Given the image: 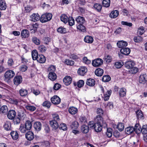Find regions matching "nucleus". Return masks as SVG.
I'll return each instance as SVG.
<instances>
[{
	"mask_svg": "<svg viewBox=\"0 0 147 147\" xmlns=\"http://www.w3.org/2000/svg\"><path fill=\"white\" fill-rule=\"evenodd\" d=\"M19 92L21 96H25L28 94V91L27 90L22 88L19 90Z\"/></svg>",
	"mask_w": 147,
	"mask_h": 147,
	"instance_id": "nucleus-29",
	"label": "nucleus"
},
{
	"mask_svg": "<svg viewBox=\"0 0 147 147\" xmlns=\"http://www.w3.org/2000/svg\"><path fill=\"white\" fill-rule=\"evenodd\" d=\"M19 130L22 133H25L27 130H28L26 128H25L24 125L23 124H21L20 125Z\"/></svg>",
	"mask_w": 147,
	"mask_h": 147,
	"instance_id": "nucleus-55",
	"label": "nucleus"
},
{
	"mask_svg": "<svg viewBox=\"0 0 147 147\" xmlns=\"http://www.w3.org/2000/svg\"><path fill=\"white\" fill-rule=\"evenodd\" d=\"M32 42L36 45H38L40 44V40L36 37H33L32 38Z\"/></svg>",
	"mask_w": 147,
	"mask_h": 147,
	"instance_id": "nucleus-60",
	"label": "nucleus"
},
{
	"mask_svg": "<svg viewBox=\"0 0 147 147\" xmlns=\"http://www.w3.org/2000/svg\"><path fill=\"white\" fill-rule=\"evenodd\" d=\"M59 127L60 129H62L63 131L66 130L67 129V127L65 123H62L59 126Z\"/></svg>",
	"mask_w": 147,
	"mask_h": 147,
	"instance_id": "nucleus-50",
	"label": "nucleus"
},
{
	"mask_svg": "<svg viewBox=\"0 0 147 147\" xmlns=\"http://www.w3.org/2000/svg\"><path fill=\"white\" fill-rule=\"evenodd\" d=\"M76 20L79 24H83L85 22L84 18L81 16H78Z\"/></svg>",
	"mask_w": 147,
	"mask_h": 147,
	"instance_id": "nucleus-31",
	"label": "nucleus"
},
{
	"mask_svg": "<svg viewBox=\"0 0 147 147\" xmlns=\"http://www.w3.org/2000/svg\"><path fill=\"white\" fill-rule=\"evenodd\" d=\"M103 63V60L100 58L95 59L92 61V64L95 67H98L101 65Z\"/></svg>",
	"mask_w": 147,
	"mask_h": 147,
	"instance_id": "nucleus-3",
	"label": "nucleus"
},
{
	"mask_svg": "<svg viewBox=\"0 0 147 147\" xmlns=\"http://www.w3.org/2000/svg\"><path fill=\"white\" fill-rule=\"evenodd\" d=\"M85 42L88 43H92L94 41L93 38L90 36H85L84 39Z\"/></svg>",
	"mask_w": 147,
	"mask_h": 147,
	"instance_id": "nucleus-17",
	"label": "nucleus"
},
{
	"mask_svg": "<svg viewBox=\"0 0 147 147\" xmlns=\"http://www.w3.org/2000/svg\"><path fill=\"white\" fill-rule=\"evenodd\" d=\"M78 29L79 30L82 32H84L86 31L85 27L82 25V24H80L77 26Z\"/></svg>",
	"mask_w": 147,
	"mask_h": 147,
	"instance_id": "nucleus-48",
	"label": "nucleus"
},
{
	"mask_svg": "<svg viewBox=\"0 0 147 147\" xmlns=\"http://www.w3.org/2000/svg\"><path fill=\"white\" fill-rule=\"evenodd\" d=\"M22 78L20 76H15L13 80V82L15 84L18 85L20 84L22 82Z\"/></svg>",
	"mask_w": 147,
	"mask_h": 147,
	"instance_id": "nucleus-9",
	"label": "nucleus"
},
{
	"mask_svg": "<svg viewBox=\"0 0 147 147\" xmlns=\"http://www.w3.org/2000/svg\"><path fill=\"white\" fill-rule=\"evenodd\" d=\"M51 105V102L48 101H45L42 103V106L44 107H47L48 108H49Z\"/></svg>",
	"mask_w": 147,
	"mask_h": 147,
	"instance_id": "nucleus-57",
	"label": "nucleus"
},
{
	"mask_svg": "<svg viewBox=\"0 0 147 147\" xmlns=\"http://www.w3.org/2000/svg\"><path fill=\"white\" fill-rule=\"evenodd\" d=\"M55 66L53 65H50L47 69V71L49 74H55Z\"/></svg>",
	"mask_w": 147,
	"mask_h": 147,
	"instance_id": "nucleus-16",
	"label": "nucleus"
},
{
	"mask_svg": "<svg viewBox=\"0 0 147 147\" xmlns=\"http://www.w3.org/2000/svg\"><path fill=\"white\" fill-rule=\"evenodd\" d=\"M111 80V77L109 75H106L103 76L102 78V80L104 82H107Z\"/></svg>",
	"mask_w": 147,
	"mask_h": 147,
	"instance_id": "nucleus-40",
	"label": "nucleus"
},
{
	"mask_svg": "<svg viewBox=\"0 0 147 147\" xmlns=\"http://www.w3.org/2000/svg\"><path fill=\"white\" fill-rule=\"evenodd\" d=\"M117 128L120 131H122L124 129V125L123 123H119L117 126Z\"/></svg>",
	"mask_w": 147,
	"mask_h": 147,
	"instance_id": "nucleus-58",
	"label": "nucleus"
},
{
	"mask_svg": "<svg viewBox=\"0 0 147 147\" xmlns=\"http://www.w3.org/2000/svg\"><path fill=\"white\" fill-rule=\"evenodd\" d=\"M142 131L141 132L143 134H146V135H147V125H143L142 126V128L141 129Z\"/></svg>",
	"mask_w": 147,
	"mask_h": 147,
	"instance_id": "nucleus-47",
	"label": "nucleus"
},
{
	"mask_svg": "<svg viewBox=\"0 0 147 147\" xmlns=\"http://www.w3.org/2000/svg\"><path fill=\"white\" fill-rule=\"evenodd\" d=\"M41 124L40 122H35L34 125V127L35 130L37 131H39L41 128Z\"/></svg>",
	"mask_w": 147,
	"mask_h": 147,
	"instance_id": "nucleus-14",
	"label": "nucleus"
},
{
	"mask_svg": "<svg viewBox=\"0 0 147 147\" xmlns=\"http://www.w3.org/2000/svg\"><path fill=\"white\" fill-rule=\"evenodd\" d=\"M95 121L96 123L94 124V128L95 131L97 132L100 131L101 130L102 126L104 127L107 126L106 123L103 121L101 116L97 115L95 119Z\"/></svg>",
	"mask_w": 147,
	"mask_h": 147,
	"instance_id": "nucleus-1",
	"label": "nucleus"
},
{
	"mask_svg": "<svg viewBox=\"0 0 147 147\" xmlns=\"http://www.w3.org/2000/svg\"><path fill=\"white\" fill-rule=\"evenodd\" d=\"M86 83L88 86H93L95 84V81L93 79L89 78L87 80Z\"/></svg>",
	"mask_w": 147,
	"mask_h": 147,
	"instance_id": "nucleus-22",
	"label": "nucleus"
},
{
	"mask_svg": "<svg viewBox=\"0 0 147 147\" xmlns=\"http://www.w3.org/2000/svg\"><path fill=\"white\" fill-rule=\"evenodd\" d=\"M61 20L64 23H67L69 20V17L66 14H62L61 16Z\"/></svg>",
	"mask_w": 147,
	"mask_h": 147,
	"instance_id": "nucleus-24",
	"label": "nucleus"
},
{
	"mask_svg": "<svg viewBox=\"0 0 147 147\" xmlns=\"http://www.w3.org/2000/svg\"><path fill=\"white\" fill-rule=\"evenodd\" d=\"M106 135L109 138H110L112 136V132L111 129L108 128L107 129Z\"/></svg>",
	"mask_w": 147,
	"mask_h": 147,
	"instance_id": "nucleus-54",
	"label": "nucleus"
},
{
	"mask_svg": "<svg viewBox=\"0 0 147 147\" xmlns=\"http://www.w3.org/2000/svg\"><path fill=\"white\" fill-rule=\"evenodd\" d=\"M30 20L33 22H36L40 20V18L38 13H33L30 16Z\"/></svg>",
	"mask_w": 147,
	"mask_h": 147,
	"instance_id": "nucleus-10",
	"label": "nucleus"
},
{
	"mask_svg": "<svg viewBox=\"0 0 147 147\" xmlns=\"http://www.w3.org/2000/svg\"><path fill=\"white\" fill-rule=\"evenodd\" d=\"M147 80V76L146 74H141L139 78V82L140 83L144 84Z\"/></svg>",
	"mask_w": 147,
	"mask_h": 147,
	"instance_id": "nucleus-8",
	"label": "nucleus"
},
{
	"mask_svg": "<svg viewBox=\"0 0 147 147\" xmlns=\"http://www.w3.org/2000/svg\"><path fill=\"white\" fill-rule=\"evenodd\" d=\"M69 24L70 26H71L74 24V20L73 18L69 17V20H68Z\"/></svg>",
	"mask_w": 147,
	"mask_h": 147,
	"instance_id": "nucleus-61",
	"label": "nucleus"
},
{
	"mask_svg": "<svg viewBox=\"0 0 147 147\" xmlns=\"http://www.w3.org/2000/svg\"><path fill=\"white\" fill-rule=\"evenodd\" d=\"M79 126L78 123L76 121L73 122L71 126V127L73 129H76Z\"/></svg>",
	"mask_w": 147,
	"mask_h": 147,
	"instance_id": "nucleus-46",
	"label": "nucleus"
},
{
	"mask_svg": "<svg viewBox=\"0 0 147 147\" xmlns=\"http://www.w3.org/2000/svg\"><path fill=\"white\" fill-rule=\"evenodd\" d=\"M11 135L13 140H16L18 138V134L16 131L11 132Z\"/></svg>",
	"mask_w": 147,
	"mask_h": 147,
	"instance_id": "nucleus-39",
	"label": "nucleus"
},
{
	"mask_svg": "<svg viewBox=\"0 0 147 147\" xmlns=\"http://www.w3.org/2000/svg\"><path fill=\"white\" fill-rule=\"evenodd\" d=\"M134 128V131H135L136 134H138L141 133L142 131L141 127L138 124H136L135 125Z\"/></svg>",
	"mask_w": 147,
	"mask_h": 147,
	"instance_id": "nucleus-30",
	"label": "nucleus"
},
{
	"mask_svg": "<svg viewBox=\"0 0 147 147\" xmlns=\"http://www.w3.org/2000/svg\"><path fill=\"white\" fill-rule=\"evenodd\" d=\"M16 115V113L15 111L11 110L9 111L7 114V117L10 119H13Z\"/></svg>",
	"mask_w": 147,
	"mask_h": 147,
	"instance_id": "nucleus-6",
	"label": "nucleus"
},
{
	"mask_svg": "<svg viewBox=\"0 0 147 147\" xmlns=\"http://www.w3.org/2000/svg\"><path fill=\"white\" fill-rule=\"evenodd\" d=\"M84 81L82 80H79L77 83V86L78 88H80L82 87L84 84Z\"/></svg>",
	"mask_w": 147,
	"mask_h": 147,
	"instance_id": "nucleus-63",
	"label": "nucleus"
},
{
	"mask_svg": "<svg viewBox=\"0 0 147 147\" xmlns=\"http://www.w3.org/2000/svg\"><path fill=\"white\" fill-rule=\"evenodd\" d=\"M25 108L31 111H34L35 110L36 107L34 106L27 105L25 106Z\"/></svg>",
	"mask_w": 147,
	"mask_h": 147,
	"instance_id": "nucleus-53",
	"label": "nucleus"
},
{
	"mask_svg": "<svg viewBox=\"0 0 147 147\" xmlns=\"http://www.w3.org/2000/svg\"><path fill=\"white\" fill-rule=\"evenodd\" d=\"M119 96L121 97H123L125 96L126 94V90L124 88H120L119 92Z\"/></svg>",
	"mask_w": 147,
	"mask_h": 147,
	"instance_id": "nucleus-35",
	"label": "nucleus"
},
{
	"mask_svg": "<svg viewBox=\"0 0 147 147\" xmlns=\"http://www.w3.org/2000/svg\"><path fill=\"white\" fill-rule=\"evenodd\" d=\"M134 41L136 42H141L142 40V38L140 36L135 37L134 38Z\"/></svg>",
	"mask_w": 147,
	"mask_h": 147,
	"instance_id": "nucleus-64",
	"label": "nucleus"
},
{
	"mask_svg": "<svg viewBox=\"0 0 147 147\" xmlns=\"http://www.w3.org/2000/svg\"><path fill=\"white\" fill-rule=\"evenodd\" d=\"M72 78L69 76H65L63 79L64 83L67 86L69 85L71 82Z\"/></svg>",
	"mask_w": 147,
	"mask_h": 147,
	"instance_id": "nucleus-7",
	"label": "nucleus"
},
{
	"mask_svg": "<svg viewBox=\"0 0 147 147\" xmlns=\"http://www.w3.org/2000/svg\"><path fill=\"white\" fill-rule=\"evenodd\" d=\"M52 15L49 13H47L42 15L40 19V22H45L50 20L52 18Z\"/></svg>",
	"mask_w": 147,
	"mask_h": 147,
	"instance_id": "nucleus-2",
	"label": "nucleus"
},
{
	"mask_svg": "<svg viewBox=\"0 0 147 147\" xmlns=\"http://www.w3.org/2000/svg\"><path fill=\"white\" fill-rule=\"evenodd\" d=\"M94 7L98 11H100L101 10L102 7L101 5L98 3H96L94 5Z\"/></svg>",
	"mask_w": 147,
	"mask_h": 147,
	"instance_id": "nucleus-52",
	"label": "nucleus"
},
{
	"mask_svg": "<svg viewBox=\"0 0 147 147\" xmlns=\"http://www.w3.org/2000/svg\"><path fill=\"white\" fill-rule=\"evenodd\" d=\"M81 130L83 133L86 134L89 131V128L88 126L84 125L81 126Z\"/></svg>",
	"mask_w": 147,
	"mask_h": 147,
	"instance_id": "nucleus-28",
	"label": "nucleus"
},
{
	"mask_svg": "<svg viewBox=\"0 0 147 147\" xmlns=\"http://www.w3.org/2000/svg\"><path fill=\"white\" fill-rule=\"evenodd\" d=\"M83 62L85 64L88 65L91 63V61L88 59L86 57H84L82 58Z\"/></svg>",
	"mask_w": 147,
	"mask_h": 147,
	"instance_id": "nucleus-51",
	"label": "nucleus"
},
{
	"mask_svg": "<svg viewBox=\"0 0 147 147\" xmlns=\"http://www.w3.org/2000/svg\"><path fill=\"white\" fill-rule=\"evenodd\" d=\"M26 137L29 140H32L34 138L33 133L31 131H29L26 134Z\"/></svg>",
	"mask_w": 147,
	"mask_h": 147,
	"instance_id": "nucleus-12",
	"label": "nucleus"
},
{
	"mask_svg": "<svg viewBox=\"0 0 147 147\" xmlns=\"http://www.w3.org/2000/svg\"><path fill=\"white\" fill-rule=\"evenodd\" d=\"M64 63L67 65L72 66L74 64V62L73 61L70 60L68 59H65Z\"/></svg>",
	"mask_w": 147,
	"mask_h": 147,
	"instance_id": "nucleus-43",
	"label": "nucleus"
},
{
	"mask_svg": "<svg viewBox=\"0 0 147 147\" xmlns=\"http://www.w3.org/2000/svg\"><path fill=\"white\" fill-rule=\"evenodd\" d=\"M50 124L52 128L54 129H56L59 127V125L57 122L55 121L52 120L50 121Z\"/></svg>",
	"mask_w": 147,
	"mask_h": 147,
	"instance_id": "nucleus-18",
	"label": "nucleus"
},
{
	"mask_svg": "<svg viewBox=\"0 0 147 147\" xmlns=\"http://www.w3.org/2000/svg\"><path fill=\"white\" fill-rule=\"evenodd\" d=\"M38 49L39 50L42 52H45L47 50V48L43 45L40 46L38 47Z\"/></svg>",
	"mask_w": 147,
	"mask_h": 147,
	"instance_id": "nucleus-62",
	"label": "nucleus"
},
{
	"mask_svg": "<svg viewBox=\"0 0 147 147\" xmlns=\"http://www.w3.org/2000/svg\"><path fill=\"white\" fill-rule=\"evenodd\" d=\"M4 129L6 130H9L11 129V124L10 122L7 121L4 125Z\"/></svg>",
	"mask_w": 147,
	"mask_h": 147,
	"instance_id": "nucleus-36",
	"label": "nucleus"
},
{
	"mask_svg": "<svg viewBox=\"0 0 147 147\" xmlns=\"http://www.w3.org/2000/svg\"><path fill=\"white\" fill-rule=\"evenodd\" d=\"M14 75V74H5V81L6 82H8L11 78L13 77Z\"/></svg>",
	"mask_w": 147,
	"mask_h": 147,
	"instance_id": "nucleus-38",
	"label": "nucleus"
},
{
	"mask_svg": "<svg viewBox=\"0 0 147 147\" xmlns=\"http://www.w3.org/2000/svg\"><path fill=\"white\" fill-rule=\"evenodd\" d=\"M112 92V90H108L106 93H104L103 98L105 101H106L108 100Z\"/></svg>",
	"mask_w": 147,
	"mask_h": 147,
	"instance_id": "nucleus-13",
	"label": "nucleus"
},
{
	"mask_svg": "<svg viewBox=\"0 0 147 147\" xmlns=\"http://www.w3.org/2000/svg\"><path fill=\"white\" fill-rule=\"evenodd\" d=\"M110 0H103L102 1V5L104 7H108L110 6Z\"/></svg>",
	"mask_w": 147,
	"mask_h": 147,
	"instance_id": "nucleus-41",
	"label": "nucleus"
},
{
	"mask_svg": "<svg viewBox=\"0 0 147 147\" xmlns=\"http://www.w3.org/2000/svg\"><path fill=\"white\" fill-rule=\"evenodd\" d=\"M136 113L137 117L138 119H141L143 117V114L141 110H138Z\"/></svg>",
	"mask_w": 147,
	"mask_h": 147,
	"instance_id": "nucleus-59",
	"label": "nucleus"
},
{
	"mask_svg": "<svg viewBox=\"0 0 147 147\" xmlns=\"http://www.w3.org/2000/svg\"><path fill=\"white\" fill-rule=\"evenodd\" d=\"M36 60L40 63H43L46 61V58L44 55H39Z\"/></svg>",
	"mask_w": 147,
	"mask_h": 147,
	"instance_id": "nucleus-23",
	"label": "nucleus"
},
{
	"mask_svg": "<svg viewBox=\"0 0 147 147\" xmlns=\"http://www.w3.org/2000/svg\"><path fill=\"white\" fill-rule=\"evenodd\" d=\"M51 102L54 104L57 105L61 102L60 98L57 96H54L51 98Z\"/></svg>",
	"mask_w": 147,
	"mask_h": 147,
	"instance_id": "nucleus-5",
	"label": "nucleus"
},
{
	"mask_svg": "<svg viewBox=\"0 0 147 147\" xmlns=\"http://www.w3.org/2000/svg\"><path fill=\"white\" fill-rule=\"evenodd\" d=\"M120 52L123 54L127 55L130 52V49L128 48H122L120 50Z\"/></svg>",
	"mask_w": 147,
	"mask_h": 147,
	"instance_id": "nucleus-19",
	"label": "nucleus"
},
{
	"mask_svg": "<svg viewBox=\"0 0 147 147\" xmlns=\"http://www.w3.org/2000/svg\"><path fill=\"white\" fill-rule=\"evenodd\" d=\"M22 111H19L18 113V116L22 119H23L26 116L25 113V111L23 108L22 109Z\"/></svg>",
	"mask_w": 147,
	"mask_h": 147,
	"instance_id": "nucleus-25",
	"label": "nucleus"
},
{
	"mask_svg": "<svg viewBox=\"0 0 147 147\" xmlns=\"http://www.w3.org/2000/svg\"><path fill=\"white\" fill-rule=\"evenodd\" d=\"M135 64V63L133 61L129 60L126 62L124 65L126 68L128 69H131L134 66Z\"/></svg>",
	"mask_w": 147,
	"mask_h": 147,
	"instance_id": "nucleus-4",
	"label": "nucleus"
},
{
	"mask_svg": "<svg viewBox=\"0 0 147 147\" xmlns=\"http://www.w3.org/2000/svg\"><path fill=\"white\" fill-rule=\"evenodd\" d=\"M8 111V108L7 106L6 105H3L0 109V112L2 113H6Z\"/></svg>",
	"mask_w": 147,
	"mask_h": 147,
	"instance_id": "nucleus-44",
	"label": "nucleus"
},
{
	"mask_svg": "<svg viewBox=\"0 0 147 147\" xmlns=\"http://www.w3.org/2000/svg\"><path fill=\"white\" fill-rule=\"evenodd\" d=\"M49 78L51 80L54 81L57 78L56 74H49Z\"/></svg>",
	"mask_w": 147,
	"mask_h": 147,
	"instance_id": "nucleus-49",
	"label": "nucleus"
},
{
	"mask_svg": "<svg viewBox=\"0 0 147 147\" xmlns=\"http://www.w3.org/2000/svg\"><path fill=\"white\" fill-rule=\"evenodd\" d=\"M119 14V12L117 10H113L110 13V17L111 18H117Z\"/></svg>",
	"mask_w": 147,
	"mask_h": 147,
	"instance_id": "nucleus-21",
	"label": "nucleus"
},
{
	"mask_svg": "<svg viewBox=\"0 0 147 147\" xmlns=\"http://www.w3.org/2000/svg\"><path fill=\"white\" fill-rule=\"evenodd\" d=\"M104 60L107 63H109L112 61V58L109 55H105L104 58Z\"/></svg>",
	"mask_w": 147,
	"mask_h": 147,
	"instance_id": "nucleus-32",
	"label": "nucleus"
},
{
	"mask_svg": "<svg viewBox=\"0 0 147 147\" xmlns=\"http://www.w3.org/2000/svg\"><path fill=\"white\" fill-rule=\"evenodd\" d=\"M57 31L61 34H65L67 32L66 28L62 27L58 28Z\"/></svg>",
	"mask_w": 147,
	"mask_h": 147,
	"instance_id": "nucleus-42",
	"label": "nucleus"
},
{
	"mask_svg": "<svg viewBox=\"0 0 147 147\" xmlns=\"http://www.w3.org/2000/svg\"><path fill=\"white\" fill-rule=\"evenodd\" d=\"M25 128L28 130H30L32 127V125L31 122L29 121H27L24 125Z\"/></svg>",
	"mask_w": 147,
	"mask_h": 147,
	"instance_id": "nucleus-37",
	"label": "nucleus"
},
{
	"mask_svg": "<svg viewBox=\"0 0 147 147\" xmlns=\"http://www.w3.org/2000/svg\"><path fill=\"white\" fill-rule=\"evenodd\" d=\"M122 62H116L115 63V66L117 68H120L123 65Z\"/></svg>",
	"mask_w": 147,
	"mask_h": 147,
	"instance_id": "nucleus-45",
	"label": "nucleus"
},
{
	"mask_svg": "<svg viewBox=\"0 0 147 147\" xmlns=\"http://www.w3.org/2000/svg\"><path fill=\"white\" fill-rule=\"evenodd\" d=\"M68 111L71 114L74 115L77 112L78 109L76 107H72L69 108Z\"/></svg>",
	"mask_w": 147,
	"mask_h": 147,
	"instance_id": "nucleus-26",
	"label": "nucleus"
},
{
	"mask_svg": "<svg viewBox=\"0 0 147 147\" xmlns=\"http://www.w3.org/2000/svg\"><path fill=\"white\" fill-rule=\"evenodd\" d=\"M21 35L22 38H28L29 36V31L27 30H24L22 31Z\"/></svg>",
	"mask_w": 147,
	"mask_h": 147,
	"instance_id": "nucleus-15",
	"label": "nucleus"
},
{
	"mask_svg": "<svg viewBox=\"0 0 147 147\" xmlns=\"http://www.w3.org/2000/svg\"><path fill=\"white\" fill-rule=\"evenodd\" d=\"M7 7L5 1L4 0H0V9L5 10Z\"/></svg>",
	"mask_w": 147,
	"mask_h": 147,
	"instance_id": "nucleus-27",
	"label": "nucleus"
},
{
	"mask_svg": "<svg viewBox=\"0 0 147 147\" xmlns=\"http://www.w3.org/2000/svg\"><path fill=\"white\" fill-rule=\"evenodd\" d=\"M117 45L119 48L122 49L124 47H126L127 45V43L126 41L120 40L117 43Z\"/></svg>",
	"mask_w": 147,
	"mask_h": 147,
	"instance_id": "nucleus-11",
	"label": "nucleus"
},
{
	"mask_svg": "<svg viewBox=\"0 0 147 147\" xmlns=\"http://www.w3.org/2000/svg\"><path fill=\"white\" fill-rule=\"evenodd\" d=\"M125 132L128 134H130L134 131L133 127H129L125 128Z\"/></svg>",
	"mask_w": 147,
	"mask_h": 147,
	"instance_id": "nucleus-33",
	"label": "nucleus"
},
{
	"mask_svg": "<svg viewBox=\"0 0 147 147\" xmlns=\"http://www.w3.org/2000/svg\"><path fill=\"white\" fill-rule=\"evenodd\" d=\"M87 71V68L85 66H81L78 70V74H85Z\"/></svg>",
	"mask_w": 147,
	"mask_h": 147,
	"instance_id": "nucleus-20",
	"label": "nucleus"
},
{
	"mask_svg": "<svg viewBox=\"0 0 147 147\" xmlns=\"http://www.w3.org/2000/svg\"><path fill=\"white\" fill-rule=\"evenodd\" d=\"M32 56L33 60H37L39 55L37 51L36 50H34L32 51Z\"/></svg>",
	"mask_w": 147,
	"mask_h": 147,
	"instance_id": "nucleus-34",
	"label": "nucleus"
},
{
	"mask_svg": "<svg viewBox=\"0 0 147 147\" xmlns=\"http://www.w3.org/2000/svg\"><path fill=\"white\" fill-rule=\"evenodd\" d=\"M52 117L54 119L53 121H55L57 122V121L60 120L59 115L57 113H54L52 114Z\"/></svg>",
	"mask_w": 147,
	"mask_h": 147,
	"instance_id": "nucleus-56",
	"label": "nucleus"
}]
</instances>
